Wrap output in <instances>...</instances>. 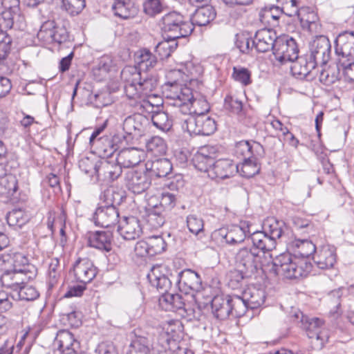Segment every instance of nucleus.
Listing matches in <instances>:
<instances>
[{
    "label": "nucleus",
    "mask_w": 354,
    "mask_h": 354,
    "mask_svg": "<svg viewBox=\"0 0 354 354\" xmlns=\"http://www.w3.org/2000/svg\"><path fill=\"white\" fill-rule=\"evenodd\" d=\"M278 37L272 29L263 28L257 30L252 40V46L258 52L265 53L272 50Z\"/></svg>",
    "instance_id": "dca6fc26"
},
{
    "label": "nucleus",
    "mask_w": 354,
    "mask_h": 354,
    "mask_svg": "<svg viewBox=\"0 0 354 354\" xmlns=\"http://www.w3.org/2000/svg\"><path fill=\"white\" fill-rule=\"evenodd\" d=\"M216 17L214 8L211 6H201L196 10L191 18V24L198 26H206Z\"/></svg>",
    "instance_id": "473e14b6"
},
{
    "label": "nucleus",
    "mask_w": 354,
    "mask_h": 354,
    "mask_svg": "<svg viewBox=\"0 0 354 354\" xmlns=\"http://www.w3.org/2000/svg\"><path fill=\"white\" fill-rule=\"evenodd\" d=\"M310 56L315 64H326L330 59L331 45L329 39L324 35H319L310 45Z\"/></svg>",
    "instance_id": "6e6552de"
},
{
    "label": "nucleus",
    "mask_w": 354,
    "mask_h": 354,
    "mask_svg": "<svg viewBox=\"0 0 354 354\" xmlns=\"http://www.w3.org/2000/svg\"><path fill=\"white\" fill-rule=\"evenodd\" d=\"M122 173V168L118 161H109L106 159H100L97 178L104 181H114Z\"/></svg>",
    "instance_id": "6ab92c4d"
},
{
    "label": "nucleus",
    "mask_w": 354,
    "mask_h": 354,
    "mask_svg": "<svg viewBox=\"0 0 354 354\" xmlns=\"http://www.w3.org/2000/svg\"><path fill=\"white\" fill-rule=\"evenodd\" d=\"M285 224L283 221H278L274 217L268 218L263 223V229L265 234L274 241L282 236L284 232Z\"/></svg>",
    "instance_id": "c9c22d12"
},
{
    "label": "nucleus",
    "mask_w": 354,
    "mask_h": 354,
    "mask_svg": "<svg viewBox=\"0 0 354 354\" xmlns=\"http://www.w3.org/2000/svg\"><path fill=\"white\" fill-rule=\"evenodd\" d=\"M167 98L170 100V105L178 107L183 114H194L196 116L206 114L210 109L209 104L204 97L194 98L191 90L187 87L176 91H170Z\"/></svg>",
    "instance_id": "f257e3e1"
},
{
    "label": "nucleus",
    "mask_w": 354,
    "mask_h": 354,
    "mask_svg": "<svg viewBox=\"0 0 354 354\" xmlns=\"http://www.w3.org/2000/svg\"><path fill=\"white\" fill-rule=\"evenodd\" d=\"M250 309L254 310L261 306L266 299V293L261 289L248 288L243 293Z\"/></svg>",
    "instance_id": "4c0bfd02"
},
{
    "label": "nucleus",
    "mask_w": 354,
    "mask_h": 354,
    "mask_svg": "<svg viewBox=\"0 0 354 354\" xmlns=\"http://www.w3.org/2000/svg\"><path fill=\"white\" fill-rule=\"evenodd\" d=\"M309 17H312V20L310 19H305L304 16L301 17L300 22L303 28L307 29L312 33H317L319 32L320 26L317 23V16L313 12H309Z\"/></svg>",
    "instance_id": "0e129e2a"
},
{
    "label": "nucleus",
    "mask_w": 354,
    "mask_h": 354,
    "mask_svg": "<svg viewBox=\"0 0 354 354\" xmlns=\"http://www.w3.org/2000/svg\"><path fill=\"white\" fill-rule=\"evenodd\" d=\"M73 272L77 281L86 284L97 274V268L88 259L77 260L73 266Z\"/></svg>",
    "instance_id": "2eb2a0df"
},
{
    "label": "nucleus",
    "mask_w": 354,
    "mask_h": 354,
    "mask_svg": "<svg viewBox=\"0 0 354 354\" xmlns=\"http://www.w3.org/2000/svg\"><path fill=\"white\" fill-rule=\"evenodd\" d=\"M149 249V257H153L160 254L166 249L167 243L161 236H153L147 239Z\"/></svg>",
    "instance_id": "3c124183"
},
{
    "label": "nucleus",
    "mask_w": 354,
    "mask_h": 354,
    "mask_svg": "<svg viewBox=\"0 0 354 354\" xmlns=\"http://www.w3.org/2000/svg\"><path fill=\"white\" fill-rule=\"evenodd\" d=\"M262 146L256 142L251 144L246 140H241L236 145V153H241L245 159L250 158L252 155H254V150L261 149Z\"/></svg>",
    "instance_id": "8fccbe9b"
},
{
    "label": "nucleus",
    "mask_w": 354,
    "mask_h": 354,
    "mask_svg": "<svg viewBox=\"0 0 354 354\" xmlns=\"http://www.w3.org/2000/svg\"><path fill=\"white\" fill-rule=\"evenodd\" d=\"M229 298L230 307H232L231 314L234 315L235 317H241L243 316L247 312V310L250 309L243 295L242 297L236 295L232 296L229 295Z\"/></svg>",
    "instance_id": "c03bdc74"
},
{
    "label": "nucleus",
    "mask_w": 354,
    "mask_h": 354,
    "mask_svg": "<svg viewBox=\"0 0 354 354\" xmlns=\"http://www.w3.org/2000/svg\"><path fill=\"white\" fill-rule=\"evenodd\" d=\"M121 79L124 82V93L129 100L131 97L137 96L136 86L141 80V73L135 66H126L121 71Z\"/></svg>",
    "instance_id": "4468645a"
},
{
    "label": "nucleus",
    "mask_w": 354,
    "mask_h": 354,
    "mask_svg": "<svg viewBox=\"0 0 354 354\" xmlns=\"http://www.w3.org/2000/svg\"><path fill=\"white\" fill-rule=\"evenodd\" d=\"M165 268L161 266H153L147 274V279L151 286L156 287L162 295L168 292L171 287V281L163 273Z\"/></svg>",
    "instance_id": "4be33fe9"
},
{
    "label": "nucleus",
    "mask_w": 354,
    "mask_h": 354,
    "mask_svg": "<svg viewBox=\"0 0 354 354\" xmlns=\"http://www.w3.org/2000/svg\"><path fill=\"white\" fill-rule=\"evenodd\" d=\"M261 258L260 251L257 249L241 248L236 254V263L239 270L232 273L236 280L239 282L257 272L262 266Z\"/></svg>",
    "instance_id": "20e7f679"
},
{
    "label": "nucleus",
    "mask_w": 354,
    "mask_h": 354,
    "mask_svg": "<svg viewBox=\"0 0 354 354\" xmlns=\"http://www.w3.org/2000/svg\"><path fill=\"white\" fill-rule=\"evenodd\" d=\"M187 225L189 232L196 235L203 232L204 227L203 219L195 214L187 216Z\"/></svg>",
    "instance_id": "e2e57ef3"
},
{
    "label": "nucleus",
    "mask_w": 354,
    "mask_h": 354,
    "mask_svg": "<svg viewBox=\"0 0 354 354\" xmlns=\"http://www.w3.org/2000/svg\"><path fill=\"white\" fill-rule=\"evenodd\" d=\"M124 198V192L116 188L111 187L104 192L103 199L106 203V205H113L116 207V205H120Z\"/></svg>",
    "instance_id": "de8ad7c7"
},
{
    "label": "nucleus",
    "mask_w": 354,
    "mask_h": 354,
    "mask_svg": "<svg viewBox=\"0 0 354 354\" xmlns=\"http://www.w3.org/2000/svg\"><path fill=\"white\" fill-rule=\"evenodd\" d=\"M160 26L165 35L170 39L187 37L194 30L193 24L176 11L165 14L160 19Z\"/></svg>",
    "instance_id": "7ed1b4c3"
},
{
    "label": "nucleus",
    "mask_w": 354,
    "mask_h": 354,
    "mask_svg": "<svg viewBox=\"0 0 354 354\" xmlns=\"http://www.w3.org/2000/svg\"><path fill=\"white\" fill-rule=\"evenodd\" d=\"M233 77L236 81H238L246 86L251 83L250 73L245 68H234Z\"/></svg>",
    "instance_id": "774afa93"
},
{
    "label": "nucleus",
    "mask_w": 354,
    "mask_h": 354,
    "mask_svg": "<svg viewBox=\"0 0 354 354\" xmlns=\"http://www.w3.org/2000/svg\"><path fill=\"white\" fill-rule=\"evenodd\" d=\"M301 323L304 330L307 332L309 338H315L317 340L320 339L322 344L328 339L327 334L321 330L324 325V322L317 317H308L301 314Z\"/></svg>",
    "instance_id": "412c9836"
},
{
    "label": "nucleus",
    "mask_w": 354,
    "mask_h": 354,
    "mask_svg": "<svg viewBox=\"0 0 354 354\" xmlns=\"http://www.w3.org/2000/svg\"><path fill=\"white\" fill-rule=\"evenodd\" d=\"M112 234L110 232L95 231L89 232L88 243L89 246L100 250L109 252L111 250Z\"/></svg>",
    "instance_id": "cd10ccee"
},
{
    "label": "nucleus",
    "mask_w": 354,
    "mask_h": 354,
    "mask_svg": "<svg viewBox=\"0 0 354 354\" xmlns=\"http://www.w3.org/2000/svg\"><path fill=\"white\" fill-rule=\"evenodd\" d=\"M150 344L147 337H136L131 342L127 354H150Z\"/></svg>",
    "instance_id": "a19ab883"
},
{
    "label": "nucleus",
    "mask_w": 354,
    "mask_h": 354,
    "mask_svg": "<svg viewBox=\"0 0 354 354\" xmlns=\"http://www.w3.org/2000/svg\"><path fill=\"white\" fill-rule=\"evenodd\" d=\"M55 344L59 352H72L77 351L80 343L74 339L73 335L68 330H59L55 337Z\"/></svg>",
    "instance_id": "c756f323"
},
{
    "label": "nucleus",
    "mask_w": 354,
    "mask_h": 354,
    "mask_svg": "<svg viewBox=\"0 0 354 354\" xmlns=\"http://www.w3.org/2000/svg\"><path fill=\"white\" fill-rule=\"evenodd\" d=\"M219 234L228 244L234 245L243 242L246 236L243 228L238 225L232 226L230 230L221 229Z\"/></svg>",
    "instance_id": "58836bf2"
},
{
    "label": "nucleus",
    "mask_w": 354,
    "mask_h": 354,
    "mask_svg": "<svg viewBox=\"0 0 354 354\" xmlns=\"http://www.w3.org/2000/svg\"><path fill=\"white\" fill-rule=\"evenodd\" d=\"M126 185L129 191L136 194L145 192L151 184V178L145 170H132L125 174Z\"/></svg>",
    "instance_id": "1a4fd4ad"
},
{
    "label": "nucleus",
    "mask_w": 354,
    "mask_h": 354,
    "mask_svg": "<svg viewBox=\"0 0 354 354\" xmlns=\"http://www.w3.org/2000/svg\"><path fill=\"white\" fill-rule=\"evenodd\" d=\"M164 10V6L160 0H147L144 3V11L149 16H155Z\"/></svg>",
    "instance_id": "69168bd1"
},
{
    "label": "nucleus",
    "mask_w": 354,
    "mask_h": 354,
    "mask_svg": "<svg viewBox=\"0 0 354 354\" xmlns=\"http://www.w3.org/2000/svg\"><path fill=\"white\" fill-rule=\"evenodd\" d=\"M214 316L218 319H225L232 313L229 295L226 297L217 295L214 297L211 303Z\"/></svg>",
    "instance_id": "7c9ffc66"
},
{
    "label": "nucleus",
    "mask_w": 354,
    "mask_h": 354,
    "mask_svg": "<svg viewBox=\"0 0 354 354\" xmlns=\"http://www.w3.org/2000/svg\"><path fill=\"white\" fill-rule=\"evenodd\" d=\"M295 61L291 66V72L294 76L299 79L306 78L317 66L310 58L298 57Z\"/></svg>",
    "instance_id": "2f4dec72"
},
{
    "label": "nucleus",
    "mask_w": 354,
    "mask_h": 354,
    "mask_svg": "<svg viewBox=\"0 0 354 354\" xmlns=\"http://www.w3.org/2000/svg\"><path fill=\"white\" fill-rule=\"evenodd\" d=\"M53 28H55V21H45L37 32V38L44 44L53 43Z\"/></svg>",
    "instance_id": "603ef678"
},
{
    "label": "nucleus",
    "mask_w": 354,
    "mask_h": 354,
    "mask_svg": "<svg viewBox=\"0 0 354 354\" xmlns=\"http://www.w3.org/2000/svg\"><path fill=\"white\" fill-rule=\"evenodd\" d=\"M182 129L190 136H209L216 130V123L214 118L207 114L189 115L182 123Z\"/></svg>",
    "instance_id": "423d86ee"
},
{
    "label": "nucleus",
    "mask_w": 354,
    "mask_h": 354,
    "mask_svg": "<svg viewBox=\"0 0 354 354\" xmlns=\"http://www.w3.org/2000/svg\"><path fill=\"white\" fill-rule=\"evenodd\" d=\"M149 124L148 119L142 113H135L126 118L123 122L122 130L132 139L141 136Z\"/></svg>",
    "instance_id": "ddd939ff"
},
{
    "label": "nucleus",
    "mask_w": 354,
    "mask_h": 354,
    "mask_svg": "<svg viewBox=\"0 0 354 354\" xmlns=\"http://www.w3.org/2000/svg\"><path fill=\"white\" fill-rule=\"evenodd\" d=\"M310 264L304 260L292 257L290 252L282 253L272 260L274 273L287 279H299L306 277L310 270Z\"/></svg>",
    "instance_id": "f03ea898"
},
{
    "label": "nucleus",
    "mask_w": 354,
    "mask_h": 354,
    "mask_svg": "<svg viewBox=\"0 0 354 354\" xmlns=\"http://www.w3.org/2000/svg\"><path fill=\"white\" fill-rule=\"evenodd\" d=\"M250 240L252 243L251 248L260 251L261 257L266 252L272 251L276 247V241L268 236V234L261 231L252 234Z\"/></svg>",
    "instance_id": "c85d7f7f"
},
{
    "label": "nucleus",
    "mask_w": 354,
    "mask_h": 354,
    "mask_svg": "<svg viewBox=\"0 0 354 354\" xmlns=\"http://www.w3.org/2000/svg\"><path fill=\"white\" fill-rule=\"evenodd\" d=\"M17 190V180L15 176L10 174L0 179V196L9 198Z\"/></svg>",
    "instance_id": "ea45409f"
},
{
    "label": "nucleus",
    "mask_w": 354,
    "mask_h": 354,
    "mask_svg": "<svg viewBox=\"0 0 354 354\" xmlns=\"http://www.w3.org/2000/svg\"><path fill=\"white\" fill-rule=\"evenodd\" d=\"M33 279L34 277H32L31 272L25 274L21 272L8 270L3 273L0 281L3 286L17 291L21 285Z\"/></svg>",
    "instance_id": "aec40b11"
},
{
    "label": "nucleus",
    "mask_w": 354,
    "mask_h": 354,
    "mask_svg": "<svg viewBox=\"0 0 354 354\" xmlns=\"http://www.w3.org/2000/svg\"><path fill=\"white\" fill-rule=\"evenodd\" d=\"M11 45V37L8 35L0 34V63L5 60L8 55Z\"/></svg>",
    "instance_id": "338daca9"
},
{
    "label": "nucleus",
    "mask_w": 354,
    "mask_h": 354,
    "mask_svg": "<svg viewBox=\"0 0 354 354\" xmlns=\"http://www.w3.org/2000/svg\"><path fill=\"white\" fill-rule=\"evenodd\" d=\"M118 232L125 240H134L138 238L142 229L140 221L135 216L124 217L119 221Z\"/></svg>",
    "instance_id": "f3484780"
},
{
    "label": "nucleus",
    "mask_w": 354,
    "mask_h": 354,
    "mask_svg": "<svg viewBox=\"0 0 354 354\" xmlns=\"http://www.w3.org/2000/svg\"><path fill=\"white\" fill-rule=\"evenodd\" d=\"M119 212L113 205H101L96 208L93 215L95 225L108 228L119 223Z\"/></svg>",
    "instance_id": "9d476101"
},
{
    "label": "nucleus",
    "mask_w": 354,
    "mask_h": 354,
    "mask_svg": "<svg viewBox=\"0 0 354 354\" xmlns=\"http://www.w3.org/2000/svg\"><path fill=\"white\" fill-rule=\"evenodd\" d=\"M313 260L319 269L333 268L336 262L335 248L330 245L322 246L313 257Z\"/></svg>",
    "instance_id": "bb28decb"
},
{
    "label": "nucleus",
    "mask_w": 354,
    "mask_h": 354,
    "mask_svg": "<svg viewBox=\"0 0 354 354\" xmlns=\"http://www.w3.org/2000/svg\"><path fill=\"white\" fill-rule=\"evenodd\" d=\"M177 39H170L165 36V39L155 47V52L160 59L169 57L178 46Z\"/></svg>",
    "instance_id": "79ce46f5"
},
{
    "label": "nucleus",
    "mask_w": 354,
    "mask_h": 354,
    "mask_svg": "<svg viewBox=\"0 0 354 354\" xmlns=\"http://www.w3.org/2000/svg\"><path fill=\"white\" fill-rule=\"evenodd\" d=\"M147 152L158 156L166 153L167 145L165 140L159 136H153L146 142Z\"/></svg>",
    "instance_id": "a18cd8bd"
},
{
    "label": "nucleus",
    "mask_w": 354,
    "mask_h": 354,
    "mask_svg": "<svg viewBox=\"0 0 354 354\" xmlns=\"http://www.w3.org/2000/svg\"><path fill=\"white\" fill-rule=\"evenodd\" d=\"M216 150L213 146H204L201 148L193 159L196 169L203 172H207L212 176V169L214 165Z\"/></svg>",
    "instance_id": "f8f14e48"
},
{
    "label": "nucleus",
    "mask_w": 354,
    "mask_h": 354,
    "mask_svg": "<svg viewBox=\"0 0 354 354\" xmlns=\"http://www.w3.org/2000/svg\"><path fill=\"white\" fill-rule=\"evenodd\" d=\"M281 4V9L283 14L288 17L297 16L299 19L304 16V9H299L297 0H277Z\"/></svg>",
    "instance_id": "37998d69"
},
{
    "label": "nucleus",
    "mask_w": 354,
    "mask_h": 354,
    "mask_svg": "<svg viewBox=\"0 0 354 354\" xmlns=\"http://www.w3.org/2000/svg\"><path fill=\"white\" fill-rule=\"evenodd\" d=\"M158 85L157 80L153 77H147L139 81L136 86V95L131 97L129 104L133 107L138 112L144 113L149 111V108H153L147 100V97L156 89Z\"/></svg>",
    "instance_id": "39448f33"
},
{
    "label": "nucleus",
    "mask_w": 354,
    "mask_h": 354,
    "mask_svg": "<svg viewBox=\"0 0 354 354\" xmlns=\"http://www.w3.org/2000/svg\"><path fill=\"white\" fill-rule=\"evenodd\" d=\"M93 145L95 146L99 153L105 157L111 156L116 151L111 141V136H109L99 138Z\"/></svg>",
    "instance_id": "09e8293b"
},
{
    "label": "nucleus",
    "mask_w": 354,
    "mask_h": 354,
    "mask_svg": "<svg viewBox=\"0 0 354 354\" xmlns=\"http://www.w3.org/2000/svg\"><path fill=\"white\" fill-rule=\"evenodd\" d=\"M7 223L10 226L21 228L28 221L24 212L20 209H13L9 212L6 216Z\"/></svg>",
    "instance_id": "6e6d98bb"
},
{
    "label": "nucleus",
    "mask_w": 354,
    "mask_h": 354,
    "mask_svg": "<svg viewBox=\"0 0 354 354\" xmlns=\"http://www.w3.org/2000/svg\"><path fill=\"white\" fill-rule=\"evenodd\" d=\"M136 62L146 68H153L157 62V57L149 50L143 48L138 51Z\"/></svg>",
    "instance_id": "864d4df0"
},
{
    "label": "nucleus",
    "mask_w": 354,
    "mask_h": 354,
    "mask_svg": "<svg viewBox=\"0 0 354 354\" xmlns=\"http://www.w3.org/2000/svg\"><path fill=\"white\" fill-rule=\"evenodd\" d=\"M17 291L20 300L33 301L39 296L38 290L32 286L23 284Z\"/></svg>",
    "instance_id": "052dcab7"
},
{
    "label": "nucleus",
    "mask_w": 354,
    "mask_h": 354,
    "mask_svg": "<svg viewBox=\"0 0 354 354\" xmlns=\"http://www.w3.org/2000/svg\"><path fill=\"white\" fill-rule=\"evenodd\" d=\"M289 252H292L294 257L308 258L316 252L315 245L308 239H295L287 244Z\"/></svg>",
    "instance_id": "a878e982"
},
{
    "label": "nucleus",
    "mask_w": 354,
    "mask_h": 354,
    "mask_svg": "<svg viewBox=\"0 0 354 354\" xmlns=\"http://www.w3.org/2000/svg\"><path fill=\"white\" fill-rule=\"evenodd\" d=\"M160 304L165 310H187L185 309L184 299L182 296L178 294L166 292L160 298Z\"/></svg>",
    "instance_id": "72a5a7b5"
},
{
    "label": "nucleus",
    "mask_w": 354,
    "mask_h": 354,
    "mask_svg": "<svg viewBox=\"0 0 354 354\" xmlns=\"http://www.w3.org/2000/svg\"><path fill=\"white\" fill-rule=\"evenodd\" d=\"M145 169L151 178L167 177L172 171V164L167 158H158L148 160L145 163Z\"/></svg>",
    "instance_id": "393cba45"
},
{
    "label": "nucleus",
    "mask_w": 354,
    "mask_h": 354,
    "mask_svg": "<svg viewBox=\"0 0 354 354\" xmlns=\"http://www.w3.org/2000/svg\"><path fill=\"white\" fill-rule=\"evenodd\" d=\"M100 159H91L89 158H83L79 161V167L85 174L91 176L97 175Z\"/></svg>",
    "instance_id": "4d7b16f0"
},
{
    "label": "nucleus",
    "mask_w": 354,
    "mask_h": 354,
    "mask_svg": "<svg viewBox=\"0 0 354 354\" xmlns=\"http://www.w3.org/2000/svg\"><path fill=\"white\" fill-rule=\"evenodd\" d=\"M147 223L154 229H158L165 223L164 216L158 211V208L150 209L147 216Z\"/></svg>",
    "instance_id": "680f3d73"
},
{
    "label": "nucleus",
    "mask_w": 354,
    "mask_h": 354,
    "mask_svg": "<svg viewBox=\"0 0 354 354\" xmlns=\"http://www.w3.org/2000/svg\"><path fill=\"white\" fill-rule=\"evenodd\" d=\"M335 44V51L342 56L340 59H354V32L340 33L336 38Z\"/></svg>",
    "instance_id": "a211bd4d"
},
{
    "label": "nucleus",
    "mask_w": 354,
    "mask_h": 354,
    "mask_svg": "<svg viewBox=\"0 0 354 354\" xmlns=\"http://www.w3.org/2000/svg\"><path fill=\"white\" fill-rule=\"evenodd\" d=\"M12 270L21 272L25 274L32 273V277H36V268L29 263L28 258L22 253H15L12 257Z\"/></svg>",
    "instance_id": "e433bc0d"
},
{
    "label": "nucleus",
    "mask_w": 354,
    "mask_h": 354,
    "mask_svg": "<svg viewBox=\"0 0 354 354\" xmlns=\"http://www.w3.org/2000/svg\"><path fill=\"white\" fill-rule=\"evenodd\" d=\"M272 50L281 64L295 62L298 58L299 49L295 40L286 35L278 37Z\"/></svg>",
    "instance_id": "0eeeda50"
},
{
    "label": "nucleus",
    "mask_w": 354,
    "mask_h": 354,
    "mask_svg": "<svg viewBox=\"0 0 354 354\" xmlns=\"http://www.w3.org/2000/svg\"><path fill=\"white\" fill-rule=\"evenodd\" d=\"M178 288L185 294L190 291L199 292L203 289L202 280L199 274L190 269H185L178 274Z\"/></svg>",
    "instance_id": "9b49d317"
},
{
    "label": "nucleus",
    "mask_w": 354,
    "mask_h": 354,
    "mask_svg": "<svg viewBox=\"0 0 354 354\" xmlns=\"http://www.w3.org/2000/svg\"><path fill=\"white\" fill-rule=\"evenodd\" d=\"M149 111H150V110ZM151 111L153 113L151 121L155 127L163 131L170 130L172 127V121L166 112L153 111L152 110H151Z\"/></svg>",
    "instance_id": "49530a36"
},
{
    "label": "nucleus",
    "mask_w": 354,
    "mask_h": 354,
    "mask_svg": "<svg viewBox=\"0 0 354 354\" xmlns=\"http://www.w3.org/2000/svg\"><path fill=\"white\" fill-rule=\"evenodd\" d=\"M337 68L347 82H354V59H339Z\"/></svg>",
    "instance_id": "13d9d810"
},
{
    "label": "nucleus",
    "mask_w": 354,
    "mask_h": 354,
    "mask_svg": "<svg viewBox=\"0 0 354 354\" xmlns=\"http://www.w3.org/2000/svg\"><path fill=\"white\" fill-rule=\"evenodd\" d=\"M145 152L138 148H124L119 151L116 161L122 168L133 167L138 165L144 158Z\"/></svg>",
    "instance_id": "5701e85b"
},
{
    "label": "nucleus",
    "mask_w": 354,
    "mask_h": 354,
    "mask_svg": "<svg viewBox=\"0 0 354 354\" xmlns=\"http://www.w3.org/2000/svg\"><path fill=\"white\" fill-rule=\"evenodd\" d=\"M112 10L115 16L122 19H129L137 13V8L130 0H116L112 5Z\"/></svg>",
    "instance_id": "f704fd0d"
},
{
    "label": "nucleus",
    "mask_w": 354,
    "mask_h": 354,
    "mask_svg": "<svg viewBox=\"0 0 354 354\" xmlns=\"http://www.w3.org/2000/svg\"><path fill=\"white\" fill-rule=\"evenodd\" d=\"M85 6V0H62V7L71 15H78Z\"/></svg>",
    "instance_id": "bf43d9fd"
},
{
    "label": "nucleus",
    "mask_w": 354,
    "mask_h": 354,
    "mask_svg": "<svg viewBox=\"0 0 354 354\" xmlns=\"http://www.w3.org/2000/svg\"><path fill=\"white\" fill-rule=\"evenodd\" d=\"M61 272L62 268L59 264V259H51L48 264V279L49 286L53 287L55 283H57V280L60 277Z\"/></svg>",
    "instance_id": "5fc2aeb1"
},
{
    "label": "nucleus",
    "mask_w": 354,
    "mask_h": 354,
    "mask_svg": "<svg viewBox=\"0 0 354 354\" xmlns=\"http://www.w3.org/2000/svg\"><path fill=\"white\" fill-rule=\"evenodd\" d=\"M239 172V166L230 159H219L214 162L212 169L211 178L225 179Z\"/></svg>",
    "instance_id": "b1692460"
}]
</instances>
